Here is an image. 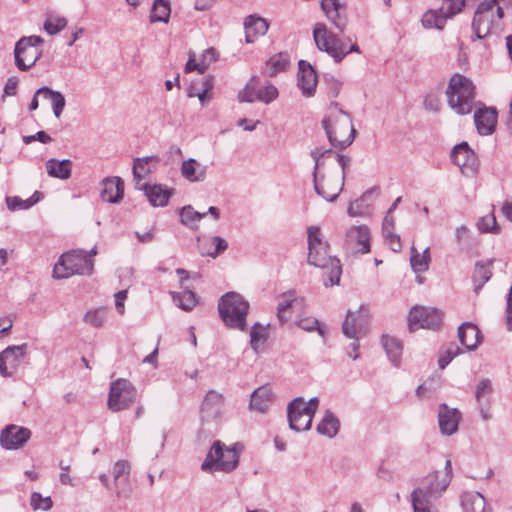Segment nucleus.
Listing matches in <instances>:
<instances>
[{"instance_id":"nucleus-1","label":"nucleus","mask_w":512,"mask_h":512,"mask_svg":"<svg viewBox=\"0 0 512 512\" xmlns=\"http://www.w3.org/2000/svg\"><path fill=\"white\" fill-rule=\"evenodd\" d=\"M453 478L450 459L445 462L443 471H434L424 477L419 487L411 493L413 512H439L434 502L442 497Z\"/></svg>"},{"instance_id":"nucleus-2","label":"nucleus","mask_w":512,"mask_h":512,"mask_svg":"<svg viewBox=\"0 0 512 512\" xmlns=\"http://www.w3.org/2000/svg\"><path fill=\"white\" fill-rule=\"evenodd\" d=\"M308 234V263L325 270V286L339 284L342 268L340 260L329 255V245L323 241L318 226H310Z\"/></svg>"},{"instance_id":"nucleus-3","label":"nucleus","mask_w":512,"mask_h":512,"mask_svg":"<svg viewBox=\"0 0 512 512\" xmlns=\"http://www.w3.org/2000/svg\"><path fill=\"white\" fill-rule=\"evenodd\" d=\"M322 126L332 146L345 149L355 138L356 130L353 127L350 115L343 111L337 103L331 104L328 115L322 120Z\"/></svg>"},{"instance_id":"nucleus-4","label":"nucleus","mask_w":512,"mask_h":512,"mask_svg":"<svg viewBox=\"0 0 512 512\" xmlns=\"http://www.w3.org/2000/svg\"><path fill=\"white\" fill-rule=\"evenodd\" d=\"M313 38L317 48L326 52L336 63L341 62L352 52L360 53L359 46L349 37L340 38L330 31L324 23H317L313 29Z\"/></svg>"},{"instance_id":"nucleus-5","label":"nucleus","mask_w":512,"mask_h":512,"mask_svg":"<svg viewBox=\"0 0 512 512\" xmlns=\"http://www.w3.org/2000/svg\"><path fill=\"white\" fill-rule=\"evenodd\" d=\"M239 455V444H234L229 447L220 440H216L213 442L202 462L201 470L206 473H214L217 471L230 473L237 468Z\"/></svg>"},{"instance_id":"nucleus-6","label":"nucleus","mask_w":512,"mask_h":512,"mask_svg":"<svg viewBox=\"0 0 512 512\" xmlns=\"http://www.w3.org/2000/svg\"><path fill=\"white\" fill-rule=\"evenodd\" d=\"M249 302L236 292H228L218 302L219 317L231 329L245 331Z\"/></svg>"},{"instance_id":"nucleus-7","label":"nucleus","mask_w":512,"mask_h":512,"mask_svg":"<svg viewBox=\"0 0 512 512\" xmlns=\"http://www.w3.org/2000/svg\"><path fill=\"white\" fill-rule=\"evenodd\" d=\"M94 271V260L83 249H73L63 253L53 269L55 279H66L73 275L90 276Z\"/></svg>"},{"instance_id":"nucleus-8","label":"nucleus","mask_w":512,"mask_h":512,"mask_svg":"<svg viewBox=\"0 0 512 512\" xmlns=\"http://www.w3.org/2000/svg\"><path fill=\"white\" fill-rule=\"evenodd\" d=\"M451 109L459 115L471 113L474 104V85L461 74H454L446 90Z\"/></svg>"},{"instance_id":"nucleus-9","label":"nucleus","mask_w":512,"mask_h":512,"mask_svg":"<svg viewBox=\"0 0 512 512\" xmlns=\"http://www.w3.org/2000/svg\"><path fill=\"white\" fill-rule=\"evenodd\" d=\"M504 12L499 0H483L477 7L472 20V30L477 39H484L497 27Z\"/></svg>"},{"instance_id":"nucleus-10","label":"nucleus","mask_w":512,"mask_h":512,"mask_svg":"<svg viewBox=\"0 0 512 512\" xmlns=\"http://www.w3.org/2000/svg\"><path fill=\"white\" fill-rule=\"evenodd\" d=\"M318 406L317 397L311 398L308 402L302 397L292 400L287 407L289 427L297 432L309 430Z\"/></svg>"},{"instance_id":"nucleus-11","label":"nucleus","mask_w":512,"mask_h":512,"mask_svg":"<svg viewBox=\"0 0 512 512\" xmlns=\"http://www.w3.org/2000/svg\"><path fill=\"white\" fill-rule=\"evenodd\" d=\"M43 42L44 40L36 35L19 39L14 50L15 64L18 69L27 71L35 65L41 55L37 46Z\"/></svg>"},{"instance_id":"nucleus-12","label":"nucleus","mask_w":512,"mask_h":512,"mask_svg":"<svg viewBox=\"0 0 512 512\" xmlns=\"http://www.w3.org/2000/svg\"><path fill=\"white\" fill-rule=\"evenodd\" d=\"M137 397V390L131 382L126 379H117L110 385L108 395V408L118 412L129 408Z\"/></svg>"},{"instance_id":"nucleus-13","label":"nucleus","mask_w":512,"mask_h":512,"mask_svg":"<svg viewBox=\"0 0 512 512\" xmlns=\"http://www.w3.org/2000/svg\"><path fill=\"white\" fill-rule=\"evenodd\" d=\"M465 5V0H443L438 10H429L422 17L425 28L443 29L447 19L460 13Z\"/></svg>"},{"instance_id":"nucleus-14","label":"nucleus","mask_w":512,"mask_h":512,"mask_svg":"<svg viewBox=\"0 0 512 512\" xmlns=\"http://www.w3.org/2000/svg\"><path fill=\"white\" fill-rule=\"evenodd\" d=\"M442 323V312L436 308L415 306L408 314V326L410 331L420 328L437 329Z\"/></svg>"},{"instance_id":"nucleus-15","label":"nucleus","mask_w":512,"mask_h":512,"mask_svg":"<svg viewBox=\"0 0 512 512\" xmlns=\"http://www.w3.org/2000/svg\"><path fill=\"white\" fill-rule=\"evenodd\" d=\"M347 253L366 254L370 251V230L366 225L351 226L345 234L343 244Z\"/></svg>"},{"instance_id":"nucleus-16","label":"nucleus","mask_w":512,"mask_h":512,"mask_svg":"<svg viewBox=\"0 0 512 512\" xmlns=\"http://www.w3.org/2000/svg\"><path fill=\"white\" fill-rule=\"evenodd\" d=\"M369 320L368 310L360 306L357 311H348L346 318L342 324L343 334L353 340H359L367 333Z\"/></svg>"},{"instance_id":"nucleus-17","label":"nucleus","mask_w":512,"mask_h":512,"mask_svg":"<svg viewBox=\"0 0 512 512\" xmlns=\"http://www.w3.org/2000/svg\"><path fill=\"white\" fill-rule=\"evenodd\" d=\"M27 354V344L8 346L0 353V374L11 377L15 374Z\"/></svg>"},{"instance_id":"nucleus-18","label":"nucleus","mask_w":512,"mask_h":512,"mask_svg":"<svg viewBox=\"0 0 512 512\" xmlns=\"http://www.w3.org/2000/svg\"><path fill=\"white\" fill-rule=\"evenodd\" d=\"M344 176L339 174L313 178L315 192L329 202L335 201L344 187Z\"/></svg>"},{"instance_id":"nucleus-19","label":"nucleus","mask_w":512,"mask_h":512,"mask_svg":"<svg viewBox=\"0 0 512 512\" xmlns=\"http://www.w3.org/2000/svg\"><path fill=\"white\" fill-rule=\"evenodd\" d=\"M31 438L28 428L15 424L7 425L0 433V445L5 450L22 448Z\"/></svg>"},{"instance_id":"nucleus-20","label":"nucleus","mask_w":512,"mask_h":512,"mask_svg":"<svg viewBox=\"0 0 512 512\" xmlns=\"http://www.w3.org/2000/svg\"><path fill=\"white\" fill-rule=\"evenodd\" d=\"M225 405V398L215 390L207 392L201 406V419L203 422H212L221 418Z\"/></svg>"},{"instance_id":"nucleus-21","label":"nucleus","mask_w":512,"mask_h":512,"mask_svg":"<svg viewBox=\"0 0 512 512\" xmlns=\"http://www.w3.org/2000/svg\"><path fill=\"white\" fill-rule=\"evenodd\" d=\"M131 465L127 460H118L113 465L112 475L114 490L117 497H128L131 493L130 486Z\"/></svg>"},{"instance_id":"nucleus-22","label":"nucleus","mask_w":512,"mask_h":512,"mask_svg":"<svg viewBox=\"0 0 512 512\" xmlns=\"http://www.w3.org/2000/svg\"><path fill=\"white\" fill-rule=\"evenodd\" d=\"M318 78L311 64L305 60L298 62L297 86L304 97H312L316 92Z\"/></svg>"},{"instance_id":"nucleus-23","label":"nucleus","mask_w":512,"mask_h":512,"mask_svg":"<svg viewBox=\"0 0 512 512\" xmlns=\"http://www.w3.org/2000/svg\"><path fill=\"white\" fill-rule=\"evenodd\" d=\"M451 159L454 164L461 168L463 173H474L477 170V156L467 142H462L452 149Z\"/></svg>"},{"instance_id":"nucleus-24","label":"nucleus","mask_w":512,"mask_h":512,"mask_svg":"<svg viewBox=\"0 0 512 512\" xmlns=\"http://www.w3.org/2000/svg\"><path fill=\"white\" fill-rule=\"evenodd\" d=\"M497 110L493 107L479 108L474 113L476 129L481 135H490L494 132L497 124Z\"/></svg>"},{"instance_id":"nucleus-25","label":"nucleus","mask_w":512,"mask_h":512,"mask_svg":"<svg viewBox=\"0 0 512 512\" xmlns=\"http://www.w3.org/2000/svg\"><path fill=\"white\" fill-rule=\"evenodd\" d=\"M460 418L461 414L457 409L441 404L438 412V422L442 434L453 435L458 430Z\"/></svg>"},{"instance_id":"nucleus-26","label":"nucleus","mask_w":512,"mask_h":512,"mask_svg":"<svg viewBox=\"0 0 512 512\" xmlns=\"http://www.w3.org/2000/svg\"><path fill=\"white\" fill-rule=\"evenodd\" d=\"M321 9L330 20V22L343 33L347 26V19L344 14V8L339 0H321Z\"/></svg>"},{"instance_id":"nucleus-27","label":"nucleus","mask_w":512,"mask_h":512,"mask_svg":"<svg viewBox=\"0 0 512 512\" xmlns=\"http://www.w3.org/2000/svg\"><path fill=\"white\" fill-rule=\"evenodd\" d=\"M101 198L109 203H118L124 195V182L120 177H106L102 180Z\"/></svg>"},{"instance_id":"nucleus-28","label":"nucleus","mask_w":512,"mask_h":512,"mask_svg":"<svg viewBox=\"0 0 512 512\" xmlns=\"http://www.w3.org/2000/svg\"><path fill=\"white\" fill-rule=\"evenodd\" d=\"M180 172L181 176L189 182H203L207 177V166L194 158H189L182 162Z\"/></svg>"},{"instance_id":"nucleus-29","label":"nucleus","mask_w":512,"mask_h":512,"mask_svg":"<svg viewBox=\"0 0 512 512\" xmlns=\"http://www.w3.org/2000/svg\"><path fill=\"white\" fill-rule=\"evenodd\" d=\"M273 402L271 388L267 385L261 386L253 391L249 403V409L264 413Z\"/></svg>"},{"instance_id":"nucleus-30","label":"nucleus","mask_w":512,"mask_h":512,"mask_svg":"<svg viewBox=\"0 0 512 512\" xmlns=\"http://www.w3.org/2000/svg\"><path fill=\"white\" fill-rule=\"evenodd\" d=\"M246 30V42L253 43L258 36L265 35L269 24L266 19L255 15H249L244 21Z\"/></svg>"},{"instance_id":"nucleus-31","label":"nucleus","mask_w":512,"mask_h":512,"mask_svg":"<svg viewBox=\"0 0 512 512\" xmlns=\"http://www.w3.org/2000/svg\"><path fill=\"white\" fill-rule=\"evenodd\" d=\"M303 305V300L297 298L294 293L284 294L277 306V318L281 323L287 322L291 315L290 311L299 309Z\"/></svg>"},{"instance_id":"nucleus-32","label":"nucleus","mask_w":512,"mask_h":512,"mask_svg":"<svg viewBox=\"0 0 512 512\" xmlns=\"http://www.w3.org/2000/svg\"><path fill=\"white\" fill-rule=\"evenodd\" d=\"M479 333L477 326L470 322H465L458 328V338L467 350H474L478 346Z\"/></svg>"},{"instance_id":"nucleus-33","label":"nucleus","mask_w":512,"mask_h":512,"mask_svg":"<svg viewBox=\"0 0 512 512\" xmlns=\"http://www.w3.org/2000/svg\"><path fill=\"white\" fill-rule=\"evenodd\" d=\"M45 166L50 177L66 180L71 176L72 161L69 159L57 160L51 158L46 161Z\"/></svg>"},{"instance_id":"nucleus-34","label":"nucleus","mask_w":512,"mask_h":512,"mask_svg":"<svg viewBox=\"0 0 512 512\" xmlns=\"http://www.w3.org/2000/svg\"><path fill=\"white\" fill-rule=\"evenodd\" d=\"M461 505L464 512H489L484 496L476 491L464 492L461 496Z\"/></svg>"},{"instance_id":"nucleus-35","label":"nucleus","mask_w":512,"mask_h":512,"mask_svg":"<svg viewBox=\"0 0 512 512\" xmlns=\"http://www.w3.org/2000/svg\"><path fill=\"white\" fill-rule=\"evenodd\" d=\"M145 196L153 206H166L171 196L170 190L163 188L161 185L143 184Z\"/></svg>"},{"instance_id":"nucleus-36","label":"nucleus","mask_w":512,"mask_h":512,"mask_svg":"<svg viewBox=\"0 0 512 512\" xmlns=\"http://www.w3.org/2000/svg\"><path fill=\"white\" fill-rule=\"evenodd\" d=\"M152 161H157V157L147 156L143 158H136L133 161V178L135 181V187L139 190L143 188L144 183H142V181L151 173L149 164Z\"/></svg>"},{"instance_id":"nucleus-37","label":"nucleus","mask_w":512,"mask_h":512,"mask_svg":"<svg viewBox=\"0 0 512 512\" xmlns=\"http://www.w3.org/2000/svg\"><path fill=\"white\" fill-rule=\"evenodd\" d=\"M340 429V421L334 413L327 410L323 419L317 425L316 430L319 434L328 438H333L337 435Z\"/></svg>"},{"instance_id":"nucleus-38","label":"nucleus","mask_w":512,"mask_h":512,"mask_svg":"<svg viewBox=\"0 0 512 512\" xmlns=\"http://www.w3.org/2000/svg\"><path fill=\"white\" fill-rule=\"evenodd\" d=\"M36 95H42L45 99L52 101V109L54 116L59 118L64 110L66 101L63 94L59 91L50 89L49 87H41L36 91Z\"/></svg>"},{"instance_id":"nucleus-39","label":"nucleus","mask_w":512,"mask_h":512,"mask_svg":"<svg viewBox=\"0 0 512 512\" xmlns=\"http://www.w3.org/2000/svg\"><path fill=\"white\" fill-rule=\"evenodd\" d=\"M290 58L287 53H278L266 61V71L270 77L276 76L287 69Z\"/></svg>"},{"instance_id":"nucleus-40","label":"nucleus","mask_w":512,"mask_h":512,"mask_svg":"<svg viewBox=\"0 0 512 512\" xmlns=\"http://www.w3.org/2000/svg\"><path fill=\"white\" fill-rule=\"evenodd\" d=\"M382 344L389 357L390 361L395 366H399L400 358L402 354V344L395 337L383 336Z\"/></svg>"},{"instance_id":"nucleus-41","label":"nucleus","mask_w":512,"mask_h":512,"mask_svg":"<svg viewBox=\"0 0 512 512\" xmlns=\"http://www.w3.org/2000/svg\"><path fill=\"white\" fill-rule=\"evenodd\" d=\"M430 263V250L427 247L422 253H419L417 249L411 247L410 264L414 272H424L429 268Z\"/></svg>"},{"instance_id":"nucleus-42","label":"nucleus","mask_w":512,"mask_h":512,"mask_svg":"<svg viewBox=\"0 0 512 512\" xmlns=\"http://www.w3.org/2000/svg\"><path fill=\"white\" fill-rule=\"evenodd\" d=\"M170 3L168 0H155L150 13V22L167 23L170 17Z\"/></svg>"},{"instance_id":"nucleus-43","label":"nucleus","mask_w":512,"mask_h":512,"mask_svg":"<svg viewBox=\"0 0 512 512\" xmlns=\"http://www.w3.org/2000/svg\"><path fill=\"white\" fill-rule=\"evenodd\" d=\"M492 261H489L487 265L482 264L480 262L476 263L475 269L473 272V281H474V291L478 293V291L482 288V286L490 279L492 272L489 268V265Z\"/></svg>"},{"instance_id":"nucleus-44","label":"nucleus","mask_w":512,"mask_h":512,"mask_svg":"<svg viewBox=\"0 0 512 512\" xmlns=\"http://www.w3.org/2000/svg\"><path fill=\"white\" fill-rule=\"evenodd\" d=\"M206 216V213L195 211L190 205L185 206L180 211V219L182 224L191 229L198 228V222Z\"/></svg>"},{"instance_id":"nucleus-45","label":"nucleus","mask_w":512,"mask_h":512,"mask_svg":"<svg viewBox=\"0 0 512 512\" xmlns=\"http://www.w3.org/2000/svg\"><path fill=\"white\" fill-rule=\"evenodd\" d=\"M173 300L177 305L185 310H191L197 303L196 295L191 290H184L182 293H173Z\"/></svg>"},{"instance_id":"nucleus-46","label":"nucleus","mask_w":512,"mask_h":512,"mask_svg":"<svg viewBox=\"0 0 512 512\" xmlns=\"http://www.w3.org/2000/svg\"><path fill=\"white\" fill-rule=\"evenodd\" d=\"M492 384L489 379H483L481 380L477 387L475 392V397L477 400V403H484L485 405H489V399L490 395L492 393Z\"/></svg>"},{"instance_id":"nucleus-47","label":"nucleus","mask_w":512,"mask_h":512,"mask_svg":"<svg viewBox=\"0 0 512 512\" xmlns=\"http://www.w3.org/2000/svg\"><path fill=\"white\" fill-rule=\"evenodd\" d=\"M30 505L33 510L49 511L53 506L50 496L43 497L39 492H33L30 496Z\"/></svg>"},{"instance_id":"nucleus-48","label":"nucleus","mask_w":512,"mask_h":512,"mask_svg":"<svg viewBox=\"0 0 512 512\" xmlns=\"http://www.w3.org/2000/svg\"><path fill=\"white\" fill-rule=\"evenodd\" d=\"M209 240H210L211 245L214 248L203 250L202 251L203 255H207L212 258H216L218 255L222 254L228 247L227 241L220 236H213Z\"/></svg>"},{"instance_id":"nucleus-49","label":"nucleus","mask_w":512,"mask_h":512,"mask_svg":"<svg viewBox=\"0 0 512 512\" xmlns=\"http://www.w3.org/2000/svg\"><path fill=\"white\" fill-rule=\"evenodd\" d=\"M267 331L266 328L260 324L255 323L250 330V344L254 350H257L259 345L266 339Z\"/></svg>"},{"instance_id":"nucleus-50","label":"nucleus","mask_w":512,"mask_h":512,"mask_svg":"<svg viewBox=\"0 0 512 512\" xmlns=\"http://www.w3.org/2000/svg\"><path fill=\"white\" fill-rule=\"evenodd\" d=\"M67 25L64 17H48L44 23V30L49 35H55L62 31Z\"/></svg>"},{"instance_id":"nucleus-51","label":"nucleus","mask_w":512,"mask_h":512,"mask_svg":"<svg viewBox=\"0 0 512 512\" xmlns=\"http://www.w3.org/2000/svg\"><path fill=\"white\" fill-rule=\"evenodd\" d=\"M278 97V90L277 88L272 85L268 84L266 86H263L259 88L256 92V98L258 101L264 102L266 104L272 102Z\"/></svg>"},{"instance_id":"nucleus-52","label":"nucleus","mask_w":512,"mask_h":512,"mask_svg":"<svg viewBox=\"0 0 512 512\" xmlns=\"http://www.w3.org/2000/svg\"><path fill=\"white\" fill-rule=\"evenodd\" d=\"M214 87V83L206 84V87L202 92H198L195 90V87H188L187 95L190 98L197 97L201 103V105H205L212 99V90Z\"/></svg>"},{"instance_id":"nucleus-53","label":"nucleus","mask_w":512,"mask_h":512,"mask_svg":"<svg viewBox=\"0 0 512 512\" xmlns=\"http://www.w3.org/2000/svg\"><path fill=\"white\" fill-rule=\"evenodd\" d=\"M297 326L305 331H314L317 330L321 336H324V329L319 325V322L316 318L313 317H305L301 318L296 322Z\"/></svg>"},{"instance_id":"nucleus-54","label":"nucleus","mask_w":512,"mask_h":512,"mask_svg":"<svg viewBox=\"0 0 512 512\" xmlns=\"http://www.w3.org/2000/svg\"><path fill=\"white\" fill-rule=\"evenodd\" d=\"M36 201H32L31 199L23 200L20 197H7L6 203L7 207L11 211L28 209L34 205Z\"/></svg>"},{"instance_id":"nucleus-55","label":"nucleus","mask_w":512,"mask_h":512,"mask_svg":"<svg viewBox=\"0 0 512 512\" xmlns=\"http://www.w3.org/2000/svg\"><path fill=\"white\" fill-rule=\"evenodd\" d=\"M84 321L93 327H101L105 322V313L100 309L90 310L84 315Z\"/></svg>"},{"instance_id":"nucleus-56","label":"nucleus","mask_w":512,"mask_h":512,"mask_svg":"<svg viewBox=\"0 0 512 512\" xmlns=\"http://www.w3.org/2000/svg\"><path fill=\"white\" fill-rule=\"evenodd\" d=\"M477 226L481 232H498L496 218L492 213L481 217Z\"/></svg>"},{"instance_id":"nucleus-57","label":"nucleus","mask_w":512,"mask_h":512,"mask_svg":"<svg viewBox=\"0 0 512 512\" xmlns=\"http://www.w3.org/2000/svg\"><path fill=\"white\" fill-rule=\"evenodd\" d=\"M460 353V348L456 345V344H450L445 353L443 355L440 356L439 358V367L441 369H444L452 360L455 356H457L458 354Z\"/></svg>"},{"instance_id":"nucleus-58","label":"nucleus","mask_w":512,"mask_h":512,"mask_svg":"<svg viewBox=\"0 0 512 512\" xmlns=\"http://www.w3.org/2000/svg\"><path fill=\"white\" fill-rule=\"evenodd\" d=\"M254 78L251 79V81L246 84V86L243 88L242 91L238 94V99L240 102H254L257 100L256 98V92L254 86L251 84Z\"/></svg>"},{"instance_id":"nucleus-59","label":"nucleus","mask_w":512,"mask_h":512,"mask_svg":"<svg viewBox=\"0 0 512 512\" xmlns=\"http://www.w3.org/2000/svg\"><path fill=\"white\" fill-rule=\"evenodd\" d=\"M333 152L331 150H325L321 151L320 149L316 148L310 152L311 157L315 161L314 170L312 173L313 178H316V175L318 174L319 168L322 166V158L326 155H331Z\"/></svg>"},{"instance_id":"nucleus-60","label":"nucleus","mask_w":512,"mask_h":512,"mask_svg":"<svg viewBox=\"0 0 512 512\" xmlns=\"http://www.w3.org/2000/svg\"><path fill=\"white\" fill-rule=\"evenodd\" d=\"M382 233L385 238V241L388 243V245L394 252H398L401 250L402 245L400 241V236L394 233V230H391L389 232L385 231Z\"/></svg>"},{"instance_id":"nucleus-61","label":"nucleus","mask_w":512,"mask_h":512,"mask_svg":"<svg viewBox=\"0 0 512 512\" xmlns=\"http://www.w3.org/2000/svg\"><path fill=\"white\" fill-rule=\"evenodd\" d=\"M22 140L25 144H30L33 141H39L43 144H47L52 141V138L45 131H38L34 135L23 136Z\"/></svg>"},{"instance_id":"nucleus-62","label":"nucleus","mask_w":512,"mask_h":512,"mask_svg":"<svg viewBox=\"0 0 512 512\" xmlns=\"http://www.w3.org/2000/svg\"><path fill=\"white\" fill-rule=\"evenodd\" d=\"M192 56H193L192 54L189 55V59L185 65V72H191L193 70H197L199 73H204L205 70L207 69V63H204V62L196 63Z\"/></svg>"},{"instance_id":"nucleus-63","label":"nucleus","mask_w":512,"mask_h":512,"mask_svg":"<svg viewBox=\"0 0 512 512\" xmlns=\"http://www.w3.org/2000/svg\"><path fill=\"white\" fill-rule=\"evenodd\" d=\"M114 297H115V308L120 315H123L125 312L124 302L127 299V290L124 289V290L118 291L117 293H115Z\"/></svg>"},{"instance_id":"nucleus-64","label":"nucleus","mask_w":512,"mask_h":512,"mask_svg":"<svg viewBox=\"0 0 512 512\" xmlns=\"http://www.w3.org/2000/svg\"><path fill=\"white\" fill-rule=\"evenodd\" d=\"M325 83L328 86V94L331 97H337L341 87V83L332 76L325 77Z\"/></svg>"}]
</instances>
